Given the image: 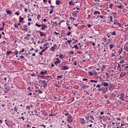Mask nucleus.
I'll return each mask as SVG.
<instances>
[{
  "mask_svg": "<svg viewBox=\"0 0 128 128\" xmlns=\"http://www.w3.org/2000/svg\"><path fill=\"white\" fill-rule=\"evenodd\" d=\"M72 116H68L66 118V121L68 124H72Z\"/></svg>",
  "mask_w": 128,
  "mask_h": 128,
  "instance_id": "nucleus-1",
  "label": "nucleus"
},
{
  "mask_svg": "<svg viewBox=\"0 0 128 128\" xmlns=\"http://www.w3.org/2000/svg\"><path fill=\"white\" fill-rule=\"evenodd\" d=\"M54 64L56 66L57 64H60V58H56V62H54Z\"/></svg>",
  "mask_w": 128,
  "mask_h": 128,
  "instance_id": "nucleus-2",
  "label": "nucleus"
},
{
  "mask_svg": "<svg viewBox=\"0 0 128 128\" xmlns=\"http://www.w3.org/2000/svg\"><path fill=\"white\" fill-rule=\"evenodd\" d=\"M42 84H44V88L46 90V86H48V82H46V80H43L42 81Z\"/></svg>",
  "mask_w": 128,
  "mask_h": 128,
  "instance_id": "nucleus-3",
  "label": "nucleus"
},
{
  "mask_svg": "<svg viewBox=\"0 0 128 128\" xmlns=\"http://www.w3.org/2000/svg\"><path fill=\"white\" fill-rule=\"evenodd\" d=\"M42 26V30H44V28H48V25L46 24H42L41 25Z\"/></svg>",
  "mask_w": 128,
  "mask_h": 128,
  "instance_id": "nucleus-4",
  "label": "nucleus"
},
{
  "mask_svg": "<svg viewBox=\"0 0 128 128\" xmlns=\"http://www.w3.org/2000/svg\"><path fill=\"white\" fill-rule=\"evenodd\" d=\"M78 11H74L72 13V15L73 16H74L75 18H76L77 16H78Z\"/></svg>",
  "mask_w": 128,
  "mask_h": 128,
  "instance_id": "nucleus-5",
  "label": "nucleus"
},
{
  "mask_svg": "<svg viewBox=\"0 0 128 128\" xmlns=\"http://www.w3.org/2000/svg\"><path fill=\"white\" fill-rule=\"evenodd\" d=\"M19 20H20L19 22H22V24H24V18H22V16H20Z\"/></svg>",
  "mask_w": 128,
  "mask_h": 128,
  "instance_id": "nucleus-6",
  "label": "nucleus"
},
{
  "mask_svg": "<svg viewBox=\"0 0 128 128\" xmlns=\"http://www.w3.org/2000/svg\"><path fill=\"white\" fill-rule=\"evenodd\" d=\"M108 86V82H102L101 86Z\"/></svg>",
  "mask_w": 128,
  "mask_h": 128,
  "instance_id": "nucleus-7",
  "label": "nucleus"
},
{
  "mask_svg": "<svg viewBox=\"0 0 128 128\" xmlns=\"http://www.w3.org/2000/svg\"><path fill=\"white\" fill-rule=\"evenodd\" d=\"M61 70H68V66H61Z\"/></svg>",
  "mask_w": 128,
  "mask_h": 128,
  "instance_id": "nucleus-8",
  "label": "nucleus"
},
{
  "mask_svg": "<svg viewBox=\"0 0 128 128\" xmlns=\"http://www.w3.org/2000/svg\"><path fill=\"white\" fill-rule=\"evenodd\" d=\"M102 90H104V94H106V91L104 88H100V87L98 88V92H102Z\"/></svg>",
  "mask_w": 128,
  "mask_h": 128,
  "instance_id": "nucleus-9",
  "label": "nucleus"
},
{
  "mask_svg": "<svg viewBox=\"0 0 128 128\" xmlns=\"http://www.w3.org/2000/svg\"><path fill=\"white\" fill-rule=\"evenodd\" d=\"M124 48L126 52H128V42L126 44L125 46H124Z\"/></svg>",
  "mask_w": 128,
  "mask_h": 128,
  "instance_id": "nucleus-10",
  "label": "nucleus"
},
{
  "mask_svg": "<svg viewBox=\"0 0 128 128\" xmlns=\"http://www.w3.org/2000/svg\"><path fill=\"white\" fill-rule=\"evenodd\" d=\"M126 72H122L120 74V78H124V76H126Z\"/></svg>",
  "mask_w": 128,
  "mask_h": 128,
  "instance_id": "nucleus-11",
  "label": "nucleus"
},
{
  "mask_svg": "<svg viewBox=\"0 0 128 128\" xmlns=\"http://www.w3.org/2000/svg\"><path fill=\"white\" fill-rule=\"evenodd\" d=\"M56 44H54V46H52L50 50H51V52H54V50H56Z\"/></svg>",
  "mask_w": 128,
  "mask_h": 128,
  "instance_id": "nucleus-12",
  "label": "nucleus"
},
{
  "mask_svg": "<svg viewBox=\"0 0 128 128\" xmlns=\"http://www.w3.org/2000/svg\"><path fill=\"white\" fill-rule=\"evenodd\" d=\"M23 28H24L23 29L24 32H28V26L24 25L23 26Z\"/></svg>",
  "mask_w": 128,
  "mask_h": 128,
  "instance_id": "nucleus-13",
  "label": "nucleus"
},
{
  "mask_svg": "<svg viewBox=\"0 0 128 128\" xmlns=\"http://www.w3.org/2000/svg\"><path fill=\"white\" fill-rule=\"evenodd\" d=\"M82 88H90V86L86 85L84 84H82Z\"/></svg>",
  "mask_w": 128,
  "mask_h": 128,
  "instance_id": "nucleus-14",
  "label": "nucleus"
},
{
  "mask_svg": "<svg viewBox=\"0 0 128 128\" xmlns=\"http://www.w3.org/2000/svg\"><path fill=\"white\" fill-rule=\"evenodd\" d=\"M80 122L82 124H84V122H86V121L84 120V118H82L80 120Z\"/></svg>",
  "mask_w": 128,
  "mask_h": 128,
  "instance_id": "nucleus-15",
  "label": "nucleus"
},
{
  "mask_svg": "<svg viewBox=\"0 0 128 128\" xmlns=\"http://www.w3.org/2000/svg\"><path fill=\"white\" fill-rule=\"evenodd\" d=\"M109 18H110V20L108 22L109 24H110V22H114V20H112V16H109Z\"/></svg>",
  "mask_w": 128,
  "mask_h": 128,
  "instance_id": "nucleus-16",
  "label": "nucleus"
},
{
  "mask_svg": "<svg viewBox=\"0 0 128 128\" xmlns=\"http://www.w3.org/2000/svg\"><path fill=\"white\" fill-rule=\"evenodd\" d=\"M112 6H114V4L110 3L109 5V8H110V10H112Z\"/></svg>",
  "mask_w": 128,
  "mask_h": 128,
  "instance_id": "nucleus-17",
  "label": "nucleus"
},
{
  "mask_svg": "<svg viewBox=\"0 0 128 128\" xmlns=\"http://www.w3.org/2000/svg\"><path fill=\"white\" fill-rule=\"evenodd\" d=\"M69 6H74V2H72V0H70L68 2Z\"/></svg>",
  "mask_w": 128,
  "mask_h": 128,
  "instance_id": "nucleus-18",
  "label": "nucleus"
},
{
  "mask_svg": "<svg viewBox=\"0 0 128 128\" xmlns=\"http://www.w3.org/2000/svg\"><path fill=\"white\" fill-rule=\"evenodd\" d=\"M102 68H102V71L104 72V68H106V65H102Z\"/></svg>",
  "mask_w": 128,
  "mask_h": 128,
  "instance_id": "nucleus-19",
  "label": "nucleus"
},
{
  "mask_svg": "<svg viewBox=\"0 0 128 128\" xmlns=\"http://www.w3.org/2000/svg\"><path fill=\"white\" fill-rule=\"evenodd\" d=\"M40 36H45V34L44 33V32H40Z\"/></svg>",
  "mask_w": 128,
  "mask_h": 128,
  "instance_id": "nucleus-20",
  "label": "nucleus"
},
{
  "mask_svg": "<svg viewBox=\"0 0 128 128\" xmlns=\"http://www.w3.org/2000/svg\"><path fill=\"white\" fill-rule=\"evenodd\" d=\"M69 100L70 102H72L74 101V98H72Z\"/></svg>",
  "mask_w": 128,
  "mask_h": 128,
  "instance_id": "nucleus-21",
  "label": "nucleus"
},
{
  "mask_svg": "<svg viewBox=\"0 0 128 128\" xmlns=\"http://www.w3.org/2000/svg\"><path fill=\"white\" fill-rule=\"evenodd\" d=\"M46 72H47L46 70H45L44 72L42 71L40 72V74H42V75L46 74Z\"/></svg>",
  "mask_w": 128,
  "mask_h": 128,
  "instance_id": "nucleus-22",
  "label": "nucleus"
},
{
  "mask_svg": "<svg viewBox=\"0 0 128 128\" xmlns=\"http://www.w3.org/2000/svg\"><path fill=\"white\" fill-rule=\"evenodd\" d=\"M72 48H76L77 50H78V47L77 45H74L73 47H72Z\"/></svg>",
  "mask_w": 128,
  "mask_h": 128,
  "instance_id": "nucleus-23",
  "label": "nucleus"
},
{
  "mask_svg": "<svg viewBox=\"0 0 128 128\" xmlns=\"http://www.w3.org/2000/svg\"><path fill=\"white\" fill-rule=\"evenodd\" d=\"M93 76H98V72H94V70H92Z\"/></svg>",
  "mask_w": 128,
  "mask_h": 128,
  "instance_id": "nucleus-24",
  "label": "nucleus"
},
{
  "mask_svg": "<svg viewBox=\"0 0 128 128\" xmlns=\"http://www.w3.org/2000/svg\"><path fill=\"white\" fill-rule=\"evenodd\" d=\"M6 14H12V12H10L8 10H6Z\"/></svg>",
  "mask_w": 128,
  "mask_h": 128,
  "instance_id": "nucleus-25",
  "label": "nucleus"
},
{
  "mask_svg": "<svg viewBox=\"0 0 128 128\" xmlns=\"http://www.w3.org/2000/svg\"><path fill=\"white\" fill-rule=\"evenodd\" d=\"M100 14V12L98 11H95L94 12V14Z\"/></svg>",
  "mask_w": 128,
  "mask_h": 128,
  "instance_id": "nucleus-26",
  "label": "nucleus"
},
{
  "mask_svg": "<svg viewBox=\"0 0 128 128\" xmlns=\"http://www.w3.org/2000/svg\"><path fill=\"white\" fill-rule=\"evenodd\" d=\"M12 51H7L6 54H8H8H12Z\"/></svg>",
  "mask_w": 128,
  "mask_h": 128,
  "instance_id": "nucleus-27",
  "label": "nucleus"
},
{
  "mask_svg": "<svg viewBox=\"0 0 128 128\" xmlns=\"http://www.w3.org/2000/svg\"><path fill=\"white\" fill-rule=\"evenodd\" d=\"M88 74H90V76H94L92 71L88 72Z\"/></svg>",
  "mask_w": 128,
  "mask_h": 128,
  "instance_id": "nucleus-28",
  "label": "nucleus"
},
{
  "mask_svg": "<svg viewBox=\"0 0 128 128\" xmlns=\"http://www.w3.org/2000/svg\"><path fill=\"white\" fill-rule=\"evenodd\" d=\"M111 34L112 36H116V31H114L113 32H111Z\"/></svg>",
  "mask_w": 128,
  "mask_h": 128,
  "instance_id": "nucleus-29",
  "label": "nucleus"
},
{
  "mask_svg": "<svg viewBox=\"0 0 128 128\" xmlns=\"http://www.w3.org/2000/svg\"><path fill=\"white\" fill-rule=\"evenodd\" d=\"M110 50H112V48H114V44H110Z\"/></svg>",
  "mask_w": 128,
  "mask_h": 128,
  "instance_id": "nucleus-30",
  "label": "nucleus"
},
{
  "mask_svg": "<svg viewBox=\"0 0 128 128\" xmlns=\"http://www.w3.org/2000/svg\"><path fill=\"white\" fill-rule=\"evenodd\" d=\"M116 26H118L120 28V26H122V24L120 23L119 22H117V25Z\"/></svg>",
  "mask_w": 128,
  "mask_h": 128,
  "instance_id": "nucleus-31",
  "label": "nucleus"
},
{
  "mask_svg": "<svg viewBox=\"0 0 128 128\" xmlns=\"http://www.w3.org/2000/svg\"><path fill=\"white\" fill-rule=\"evenodd\" d=\"M59 58H60L61 60H62V58H64V55L60 54V55L59 56Z\"/></svg>",
  "mask_w": 128,
  "mask_h": 128,
  "instance_id": "nucleus-32",
  "label": "nucleus"
},
{
  "mask_svg": "<svg viewBox=\"0 0 128 128\" xmlns=\"http://www.w3.org/2000/svg\"><path fill=\"white\" fill-rule=\"evenodd\" d=\"M112 14L114 15V18H116V12H112Z\"/></svg>",
  "mask_w": 128,
  "mask_h": 128,
  "instance_id": "nucleus-33",
  "label": "nucleus"
},
{
  "mask_svg": "<svg viewBox=\"0 0 128 128\" xmlns=\"http://www.w3.org/2000/svg\"><path fill=\"white\" fill-rule=\"evenodd\" d=\"M36 26H38V28H40L42 26V25L38 24V23L36 24Z\"/></svg>",
  "mask_w": 128,
  "mask_h": 128,
  "instance_id": "nucleus-34",
  "label": "nucleus"
},
{
  "mask_svg": "<svg viewBox=\"0 0 128 128\" xmlns=\"http://www.w3.org/2000/svg\"><path fill=\"white\" fill-rule=\"evenodd\" d=\"M14 26L16 28H18V24H14Z\"/></svg>",
  "mask_w": 128,
  "mask_h": 128,
  "instance_id": "nucleus-35",
  "label": "nucleus"
},
{
  "mask_svg": "<svg viewBox=\"0 0 128 128\" xmlns=\"http://www.w3.org/2000/svg\"><path fill=\"white\" fill-rule=\"evenodd\" d=\"M52 12H54V10L53 9H51L50 10V14H52Z\"/></svg>",
  "mask_w": 128,
  "mask_h": 128,
  "instance_id": "nucleus-36",
  "label": "nucleus"
},
{
  "mask_svg": "<svg viewBox=\"0 0 128 128\" xmlns=\"http://www.w3.org/2000/svg\"><path fill=\"white\" fill-rule=\"evenodd\" d=\"M90 82H98V80H90Z\"/></svg>",
  "mask_w": 128,
  "mask_h": 128,
  "instance_id": "nucleus-37",
  "label": "nucleus"
},
{
  "mask_svg": "<svg viewBox=\"0 0 128 128\" xmlns=\"http://www.w3.org/2000/svg\"><path fill=\"white\" fill-rule=\"evenodd\" d=\"M72 42V40H68V42L69 45L70 44V42Z\"/></svg>",
  "mask_w": 128,
  "mask_h": 128,
  "instance_id": "nucleus-38",
  "label": "nucleus"
},
{
  "mask_svg": "<svg viewBox=\"0 0 128 128\" xmlns=\"http://www.w3.org/2000/svg\"><path fill=\"white\" fill-rule=\"evenodd\" d=\"M100 86H102V85H100V84H98L96 86V88H100Z\"/></svg>",
  "mask_w": 128,
  "mask_h": 128,
  "instance_id": "nucleus-39",
  "label": "nucleus"
},
{
  "mask_svg": "<svg viewBox=\"0 0 128 128\" xmlns=\"http://www.w3.org/2000/svg\"><path fill=\"white\" fill-rule=\"evenodd\" d=\"M56 4H60V0H56Z\"/></svg>",
  "mask_w": 128,
  "mask_h": 128,
  "instance_id": "nucleus-40",
  "label": "nucleus"
},
{
  "mask_svg": "<svg viewBox=\"0 0 128 128\" xmlns=\"http://www.w3.org/2000/svg\"><path fill=\"white\" fill-rule=\"evenodd\" d=\"M63 76L62 75H60V76H57V78H62Z\"/></svg>",
  "mask_w": 128,
  "mask_h": 128,
  "instance_id": "nucleus-41",
  "label": "nucleus"
},
{
  "mask_svg": "<svg viewBox=\"0 0 128 128\" xmlns=\"http://www.w3.org/2000/svg\"><path fill=\"white\" fill-rule=\"evenodd\" d=\"M119 54H120L122 52V49H121L120 50H118Z\"/></svg>",
  "mask_w": 128,
  "mask_h": 128,
  "instance_id": "nucleus-42",
  "label": "nucleus"
},
{
  "mask_svg": "<svg viewBox=\"0 0 128 128\" xmlns=\"http://www.w3.org/2000/svg\"><path fill=\"white\" fill-rule=\"evenodd\" d=\"M40 16H41L40 14H38L37 16V20H40Z\"/></svg>",
  "mask_w": 128,
  "mask_h": 128,
  "instance_id": "nucleus-43",
  "label": "nucleus"
},
{
  "mask_svg": "<svg viewBox=\"0 0 128 128\" xmlns=\"http://www.w3.org/2000/svg\"><path fill=\"white\" fill-rule=\"evenodd\" d=\"M14 110L15 112H18V108H16V106L14 108Z\"/></svg>",
  "mask_w": 128,
  "mask_h": 128,
  "instance_id": "nucleus-44",
  "label": "nucleus"
},
{
  "mask_svg": "<svg viewBox=\"0 0 128 128\" xmlns=\"http://www.w3.org/2000/svg\"><path fill=\"white\" fill-rule=\"evenodd\" d=\"M15 54H16V56H18V50H15Z\"/></svg>",
  "mask_w": 128,
  "mask_h": 128,
  "instance_id": "nucleus-45",
  "label": "nucleus"
},
{
  "mask_svg": "<svg viewBox=\"0 0 128 128\" xmlns=\"http://www.w3.org/2000/svg\"><path fill=\"white\" fill-rule=\"evenodd\" d=\"M24 52V48L22 49V50L19 52H20V54H22V52Z\"/></svg>",
  "mask_w": 128,
  "mask_h": 128,
  "instance_id": "nucleus-46",
  "label": "nucleus"
},
{
  "mask_svg": "<svg viewBox=\"0 0 128 128\" xmlns=\"http://www.w3.org/2000/svg\"><path fill=\"white\" fill-rule=\"evenodd\" d=\"M90 118H91V120H94V117L92 116H90Z\"/></svg>",
  "mask_w": 128,
  "mask_h": 128,
  "instance_id": "nucleus-47",
  "label": "nucleus"
},
{
  "mask_svg": "<svg viewBox=\"0 0 128 128\" xmlns=\"http://www.w3.org/2000/svg\"><path fill=\"white\" fill-rule=\"evenodd\" d=\"M20 58H22V60H24V56H20Z\"/></svg>",
  "mask_w": 128,
  "mask_h": 128,
  "instance_id": "nucleus-48",
  "label": "nucleus"
},
{
  "mask_svg": "<svg viewBox=\"0 0 128 128\" xmlns=\"http://www.w3.org/2000/svg\"><path fill=\"white\" fill-rule=\"evenodd\" d=\"M48 46V43H46L44 44V46Z\"/></svg>",
  "mask_w": 128,
  "mask_h": 128,
  "instance_id": "nucleus-49",
  "label": "nucleus"
},
{
  "mask_svg": "<svg viewBox=\"0 0 128 128\" xmlns=\"http://www.w3.org/2000/svg\"><path fill=\"white\" fill-rule=\"evenodd\" d=\"M69 114H70L68 112H66L64 114V116H68Z\"/></svg>",
  "mask_w": 128,
  "mask_h": 128,
  "instance_id": "nucleus-50",
  "label": "nucleus"
},
{
  "mask_svg": "<svg viewBox=\"0 0 128 128\" xmlns=\"http://www.w3.org/2000/svg\"><path fill=\"white\" fill-rule=\"evenodd\" d=\"M90 42H92V45L93 46H94L96 44H94V42H92V41H90Z\"/></svg>",
  "mask_w": 128,
  "mask_h": 128,
  "instance_id": "nucleus-51",
  "label": "nucleus"
},
{
  "mask_svg": "<svg viewBox=\"0 0 128 128\" xmlns=\"http://www.w3.org/2000/svg\"><path fill=\"white\" fill-rule=\"evenodd\" d=\"M68 28L69 30H72V27H70V26H68Z\"/></svg>",
  "mask_w": 128,
  "mask_h": 128,
  "instance_id": "nucleus-52",
  "label": "nucleus"
},
{
  "mask_svg": "<svg viewBox=\"0 0 128 128\" xmlns=\"http://www.w3.org/2000/svg\"><path fill=\"white\" fill-rule=\"evenodd\" d=\"M41 126H43V128H46V125L44 124H42L41 125Z\"/></svg>",
  "mask_w": 128,
  "mask_h": 128,
  "instance_id": "nucleus-53",
  "label": "nucleus"
},
{
  "mask_svg": "<svg viewBox=\"0 0 128 128\" xmlns=\"http://www.w3.org/2000/svg\"><path fill=\"white\" fill-rule=\"evenodd\" d=\"M14 14H16V16H20V13H18V12H15Z\"/></svg>",
  "mask_w": 128,
  "mask_h": 128,
  "instance_id": "nucleus-54",
  "label": "nucleus"
},
{
  "mask_svg": "<svg viewBox=\"0 0 128 128\" xmlns=\"http://www.w3.org/2000/svg\"><path fill=\"white\" fill-rule=\"evenodd\" d=\"M72 34V32H68V33H67V36H70V34Z\"/></svg>",
  "mask_w": 128,
  "mask_h": 128,
  "instance_id": "nucleus-55",
  "label": "nucleus"
},
{
  "mask_svg": "<svg viewBox=\"0 0 128 128\" xmlns=\"http://www.w3.org/2000/svg\"><path fill=\"white\" fill-rule=\"evenodd\" d=\"M54 34H56V35L60 34V33H58L56 31L54 32Z\"/></svg>",
  "mask_w": 128,
  "mask_h": 128,
  "instance_id": "nucleus-56",
  "label": "nucleus"
},
{
  "mask_svg": "<svg viewBox=\"0 0 128 128\" xmlns=\"http://www.w3.org/2000/svg\"><path fill=\"white\" fill-rule=\"evenodd\" d=\"M124 60H122L120 61V64H124Z\"/></svg>",
  "mask_w": 128,
  "mask_h": 128,
  "instance_id": "nucleus-57",
  "label": "nucleus"
},
{
  "mask_svg": "<svg viewBox=\"0 0 128 128\" xmlns=\"http://www.w3.org/2000/svg\"><path fill=\"white\" fill-rule=\"evenodd\" d=\"M66 126H67L68 128H72V126H70V124H67Z\"/></svg>",
  "mask_w": 128,
  "mask_h": 128,
  "instance_id": "nucleus-58",
  "label": "nucleus"
},
{
  "mask_svg": "<svg viewBox=\"0 0 128 128\" xmlns=\"http://www.w3.org/2000/svg\"><path fill=\"white\" fill-rule=\"evenodd\" d=\"M76 42H78V40H74V41L73 42V44H74Z\"/></svg>",
  "mask_w": 128,
  "mask_h": 128,
  "instance_id": "nucleus-59",
  "label": "nucleus"
},
{
  "mask_svg": "<svg viewBox=\"0 0 128 128\" xmlns=\"http://www.w3.org/2000/svg\"><path fill=\"white\" fill-rule=\"evenodd\" d=\"M87 126H89V128H92V124H90V125H88Z\"/></svg>",
  "mask_w": 128,
  "mask_h": 128,
  "instance_id": "nucleus-60",
  "label": "nucleus"
},
{
  "mask_svg": "<svg viewBox=\"0 0 128 128\" xmlns=\"http://www.w3.org/2000/svg\"><path fill=\"white\" fill-rule=\"evenodd\" d=\"M24 10L25 12H28V8H25L24 9Z\"/></svg>",
  "mask_w": 128,
  "mask_h": 128,
  "instance_id": "nucleus-61",
  "label": "nucleus"
},
{
  "mask_svg": "<svg viewBox=\"0 0 128 128\" xmlns=\"http://www.w3.org/2000/svg\"><path fill=\"white\" fill-rule=\"evenodd\" d=\"M38 92H40V94H42V91L40 90H38Z\"/></svg>",
  "mask_w": 128,
  "mask_h": 128,
  "instance_id": "nucleus-62",
  "label": "nucleus"
},
{
  "mask_svg": "<svg viewBox=\"0 0 128 128\" xmlns=\"http://www.w3.org/2000/svg\"><path fill=\"white\" fill-rule=\"evenodd\" d=\"M39 54H40V56H42V52H40Z\"/></svg>",
  "mask_w": 128,
  "mask_h": 128,
  "instance_id": "nucleus-63",
  "label": "nucleus"
},
{
  "mask_svg": "<svg viewBox=\"0 0 128 128\" xmlns=\"http://www.w3.org/2000/svg\"><path fill=\"white\" fill-rule=\"evenodd\" d=\"M4 30V27L0 28V30Z\"/></svg>",
  "mask_w": 128,
  "mask_h": 128,
  "instance_id": "nucleus-64",
  "label": "nucleus"
}]
</instances>
